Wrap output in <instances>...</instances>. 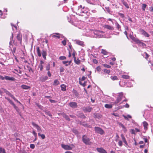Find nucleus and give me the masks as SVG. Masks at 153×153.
Returning <instances> with one entry per match:
<instances>
[{
  "mask_svg": "<svg viewBox=\"0 0 153 153\" xmlns=\"http://www.w3.org/2000/svg\"><path fill=\"white\" fill-rule=\"evenodd\" d=\"M21 87L22 88L24 89H28L30 88L29 86L24 85H22L21 86Z\"/></svg>",
  "mask_w": 153,
  "mask_h": 153,
  "instance_id": "412c9836",
  "label": "nucleus"
},
{
  "mask_svg": "<svg viewBox=\"0 0 153 153\" xmlns=\"http://www.w3.org/2000/svg\"><path fill=\"white\" fill-rule=\"evenodd\" d=\"M64 69L62 67H61L60 68V72H64Z\"/></svg>",
  "mask_w": 153,
  "mask_h": 153,
  "instance_id": "09e8293b",
  "label": "nucleus"
},
{
  "mask_svg": "<svg viewBox=\"0 0 153 153\" xmlns=\"http://www.w3.org/2000/svg\"><path fill=\"white\" fill-rule=\"evenodd\" d=\"M97 150L100 153H107L106 151L102 148H97Z\"/></svg>",
  "mask_w": 153,
  "mask_h": 153,
  "instance_id": "f8f14e48",
  "label": "nucleus"
},
{
  "mask_svg": "<svg viewBox=\"0 0 153 153\" xmlns=\"http://www.w3.org/2000/svg\"><path fill=\"white\" fill-rule=\"evenodd\" d=\"M101 53L104 55H107L108 53V52L106 50L103 49H102L101 50Z\"/></svg>",
  "mask_w": 153,
  "mask_h": 153,
  "instance_id": "f3484780",
  "label": "nucleus"
},
{
  "mask_svg": "<svg viewBox=\"0 0 153 153\" xmlns=\"http://www.w3.org/2000/svg\"><path fill=\"white\" fill-rule=\"evenodd\" d=\"M103 71L104 73L106 74H109L111 73L110 70H108L106 69H104Z\"/></svg>",
  "mask_w": 153,
  "mask_h": 153,
  "instance_id": "c756f323",
  "label": "nucleus"
},
{
  "mask_svg": "<svg viewBox=\"0 0 153 153\" xmlns=\"http://www.w3.org/2000/svg\"><path fill=\"white\" fill-rule=\"evenodd\" d=\"M42 55L43 58L45 60L46 59V56L47 55V52L46 51L43 50L42 52Z\"/></svg>",
  "mask_w": 153,
  "mask_h": 153,
  "instance_id": "dca6fc26",
  "label": "nucleus"
},
{
  "mask_svg": "<svg viewBox=\"0 0 153 153\" xmlns=\"http://www.w3.org/2000/svg\"><path fill=\"white\" fill-rule=\"evenodd\" d=\"M59 83V81L57 79H55L53 82V85H57Z\"/></svg>",
  "mask_w": 153,
  "mask_h": 153,
  "instance_id": "c85d7f7f",
  "label": "nucleus"
},
{
  "mask_svg": "<svg viewBox=\"0 0 153 153\" xmlns=\"http://www.w3.org/2000/svg\"><path fill=\"white\" fill-rule=\"evenodd\" d=\"M0 153H6L5 149L2 148L0 147Z\"/></svg>",
  "mask_w": 153,
  "mask_h": 153,
  "instance_id": "f704fd0d",
  "label": "nucleus"
},
{
  "mask_svg": "<svg viewBox=\"0 0 153 153\" xmlns=\"http://www.w3.org/2000/svg\"><path fill=\"white\" fill-rule=\"evenodd\" d=\"M44 63V62L42 60L40 61V63L39 65V68H40V70L41 71H42L43 69V64Z\"/></svg>",
  "mask_w": 153,
  "mask_h": 153,
  "instance_id": "2eb2a0df",
  "label": "nucleus"
},
{
  "mask_svg": "<svg viewBox=\"0 0 153 153\" xmlns=\"http://www.w3.org/2000/svg\"><path fill=\"white\" fill-rule=\"evenodd\" d=\"M149 10L151 12H153V7H150Z\"/></svg>",
  "mask_w": 153,
  "mask_h": 153,
  "instance_id": "774afa93",
  "label": "nucleus"
},
{
  "mask_svg": "<svg viewBox=\"0 0 153 153\" xmlns=\"http://www.w3.org/2000/svg\"><path fill=\"white\" fill-rule=\"evenodd\" d=\"M140 32L145 37H148L150 36V35L147 33L143 29H140Z\"/></svg>",
  "mask_w": 153,
  "mask_h": 153,
  "instance_id": "0eeeda50",
  "label": "nucleus"
},
{
  "mask_svg": "<svg viewBox=\"0 0 153 153\" xmlns=\"http://www.w3.org/2000/svg\"><path fill=\"white\" fill-rule=\"evenodd\" d=\"M105 108H111L112 107V105L111 104H106L105 105Z\"/></svg>",
  "mask_w": 153,
  "mask_h": 153,
  "instance_id": "393cba45",
  "label": "nucleus"
},
{
  "mask_svg": "<svg viewBox=\"0 0 153 153\" xmlns=\"http://www.w3.org/2000/svg\"><path fill=\"white\" fill-rule=\"evenodd\" d=\"M102 65L104 67H105V68H111V66H110L108 65H107V64H102Z\"/></svg>",
  "mask_w": 153,
  "mask_h": 153,
  "instance_id": "58836bf2",
  "label": "nucleus"
},
{
  "mask_svg": "<svg viewBox=\"0 0 153 153\" xmlns=\"http://www.w3.org/2000/svg\"><path fill=\"white\" fill-rule=\"evenodd\" d=\"M7 92L8 93V95H9L11 97H12L14 100H16V98H15V97L9 91H7Z\"/></svg>",
  "mask_w": 153,
  "mask_h": 153,
  "instance_id": "c9c22d12",
  "label": "nucleus"
},
{
  "mask_svg": "<svg viewBox=\"0 0 153 153\" xmlns=\"http://www.w3.org/2000/svg\"><path fill=\"white\" fill-rule=\"evenodd\" d=\"M61 90L63 91H66V86L64 84L61 85H60Z\"/></svg>",
  "mask_w": 153,
  "mask_h": 153,
  "instance_id": "b1692460",
  "label": "nucleus"
},
{
  "mask_svg": "<svg viewBox=\"0 0 153 153\" xmlns=\"http://www.w3.org/2000/svg\"><path fill=\"white\" fill-rule=\"evenodd\" d=\"M22 35L20 33L18 34L13 41V43L16 46L22 44Z\"/></svg>",
  "mask_w": 153,
  "mask_h": 153,
  "instance_id": "f257e3e1",
  "label": "nucleus"
},
{
  "mask_svg": "<svg viewBox=\"0 0 153 153\" xmlns=\"http://www.w3.org/2000/svg\"><path fill=\"white\" fill-rule=\"evenodd\" d=\"M69 105L73 108H76L78 106L77 103L75 102H71L69 103Z\"/></svg>",
  "mask_w": 153,
  "mask_h": 153,
  "instance_id": "9d476101",
  "label": "nucleus"
},
{
  "mask_svg": "<svg viewBox=\"0 0 153 153\" xmlns=\"http://www.w3.org/2000/svg\"><path fill=\"white\" fill-rule=\"evenodd\" d=\"M59 59L60 60H65L66 59V57L65 56H60L59 57Z\"/></svg>",
  "mask_w": 153,
  "mask_h": 153,
  "instance_id": "ea45409f",
  "label": "nucleus"
},
{
  "mask_svg": "<svg viewBox=\"0 0 153 153\" xmlns=\"http://www.w3.org/2000/svg\"><path fill=\"white\" fill-rule=\"evenodd\" d=\"M96 69L98 71H100L101 70V68L100 66H98L97 67Z\"/></svg>",
  "mask_w": 153,
  "mask_h": 153,
  "instance_id": "49530a36",
  "label": "nucleus"
},
{
  "mask_svg": "<svg viewBox=\"0 0 153 153\" xmlns=\"http://www.w3.org/2000/svg\"><path fill=\"white\" fill-rule=\"evenodd\" d=\"M63 116L68 121L70 120V119L68 116L65 113L63 114Z\"/></svg>",
  "mask_w": 153,
  "mask_h": 153,
  "instance_id": "a878e982",
  "label": "nucleus"
},
{
  "mask_svg": "<svg viewBox=\"0 0 153 153\" xmlns=\"http://www.w3.org/2000/svg\"><path fill=\"white\" fill-rule=\"evenodd\" d=\"M16 48L15 47L13 48V50H12V51L13 52V55H14V53H15L16 52Z\"/></svg>",
  "mask_w": 153,
  "mask_h": 153,
  "instance_id": "603ef678",
  "label": "nucleus"
},
{
  "mask_svg": "<svg viewBox=\"0 0 153 153\" xmlns=\"http://www.w3.org/2000/svg\"><path fill=\"white\" fill-rule=\"evenodd\" d=\"M123 107H125L126 108H128L129 105L128 103H126L125 105L123 106Z\"/></svg>",
  "mask_w": 153,
  "mask_h": 153,
  "instance_id": "5fc2aeb1",
  "label": "nucleus"
},
{
  "mask_svg": "<svg viewBox=\"0 0 153 153\" xmlns=\"http://www.w3.org/2000/svg\"><path fill=\"white\" fill-rule=\"evenodd\" d=\"M36 51L38 56L39 57L41 56V54L39 47H37Z\"/></svg>",
  "mask_w": 153,
  "mask_h": 153,
  "instance_id": "5701e85b",
  "label": "nucleus"
},
{
  "mask_svg": "<svg viewBox=\"0 0 153 153\" xmlns=\"http://www.w3.org/2000/svg\"><path fill=\"white\" fill-rule=\"evenodd\" d=\"M4 79H5V77H4L0 75V79H1L2 80H4Z\"/></svg>",
  "mask_w": 153,
  "mask_h": 153,
  "instance_id": "0e129e2a",
  "label": "nucleus"
},
{
  "mask_svg": "<svg viewBox=\"0 0 153 153\" xmlns=\"http://www.w3.org/2000/svg\"><path fill=\"white\" fill-rule=\"evenodd\" d=\"M49 77H51V74L50 73V72L49 71H48L47 73Z\"/></svg>",
  "mask_w": 153,
  "mask_h": 153,
  "instance_id": "052dcab7",
  "label": "nucleus"
},
{
  "mask_svg": "<svg viewBox=\"0 0 153 153\" xmlns=\"http://www.w3.org/2000/svg\"><path fill=\"white\" fill-rule=\"evenodd\" d=\"M119 95L117 97L116 101L113 102V104L114 105H116L122 100V97L123 96V93L122 92L119 93Z\"/></svg>",
  "mask_w": 153,
  "mask_h": 153,
  "instance_id": "20e7f679",
  "label": "nucleus"
},
{
  "mask_svg": "<svg viewBox=\"0 0 153 153\" xmlns=\"http://www.w3.org/2000/svg\"><path fill=\"white\" fill-rule=\"evenodd\" d=\"M31 123L32 125L37 129L38 132H39V133H40L42 132V130L41 128L39 126L33 122H32Z\"/></svg>",
  "mask_w": 153,
  "mask_h": 153,
  "instance_id": "423d86ee",
  "label": "nucleus"
},
{
  "mask_svg": "<svg viewBox=\"0 0 153 153\" xmlns=\"http://www.w3.org/2000/svg\"><path fill=\"white\" fill-rule=\"evenodd\" d=\"M5 98L7 99L9 102L13 106L15 105L14 102L9 98H7L6 97H5Z\"/></svg>",
  "mask_w": 153,
  "mask_h": 153,
  "instance_id": "72a5a7b5",
  "label": "nucleus"
},
{
  "mask_svg": "<svg viewBox=\"0 0 153 153\" xmlns=\"http://www.w3.org/2000/svg\"><path fill=\"white\" fill-rule=\"evenodd\" d=\"M74 41L76 44L79 45L82 47L84 46L85 45L84 42L82 41L76 39Z\"/></svg>",
  "mask_w": 153,
  "mask_h": 153,
  "instance_id": "1a4fd4ad",
  "label": "nucleus"
},
{
  "mask_svg": "<svg viewBox=\"0 0 153 153\" xmlns=\"http://www.w3.org/2000/svg\"><path fill=\"white\" fill-rule=\"evenodd\" d=\"M143 123L144 127V129H145L147 130L148 125V123L146 121H144L143 122Z\"/></svg>",
  "mask_w": 153,
  "mask_h": 153,
  "instance_id": "aec40b11",
  "label": "nucleus"
},
{
  "mask_svg": "<svg viewBox=\"0 0 153 153\" xmlns=\"http://www.w3.org/2000/svg\"><path fill=\"white\" fill-rule=\"evenodd\" d=\"M111 78L113 80H117L118 79V78L116 76H111Z\"/></svg>",
  "mask_w": 153,
  "mask_h": 153,
  "instance_id": "e433bc0d",
  "label": "nucleus"
},
{
  "mask_svg": "<svg viewBox=\"0 0 153 153\" xmlns=\"http://www.w3.org/2000/svg\"><path fill=\"white\" fill-rule=\"evenodd\" d=\"M32 133L34 135L35 137H37V134L34 130H33L32 131Z\"/></svg>",
  "mask_w": 153,
  "mask_h": 153,
  "instance_id": "de8ad7c7",
  "label": "nucleus"
},
{
  "mask_svg": "<svg viewBox=\"0 0 153 153\" xmlns=\"http://www.w3.org/2000/svg\"><path fill=\"white\" fill-rule=\"evenodd\" d=\"M45 113L48 115L49 116L51 117L52 115L51 114H50L49 112V111H45Z\"/></svg>",
  "mask_w": 153,
  "mask_h": 153,
  "instance_id": "8fccbe9b",
  "label": "nucleus"
},
{
  "mask_svg": "<svg viewBox=\"0 0 153 153\" xmlns=\"http://www.w3.org/2000/svg\"><path fill=\"white\" fill-rule=\"evenodd\" d=\"M121 1L123 3V4L127 8H129V6L128 4L127 3V2L125 1L124 0H122Z\"/></svg>",
  "mask_w": 153,
  "mask_h": 153,
  "instance_id": "4be33fe9",
  "label": "nucleus"
},
{
  "mask_svg": "<svg viewBox=\"0 0 153 153\" xmlns=\"http://www.w3.org/2000/svg\"><path fill=\"white\" fill-rule=\"evenodd\" d=\"M122 77L126 79H129L130 78V76L127 75H122Z\"/></svg>",
  "mask_w": 153,
  "mask_h": 153,
  "instance_id": "bb28decb",
  "label": "nucleus"
},
{
  "mask_svg": "<svg viewBox=\"0 0 153 153\" xmlns=\"http://www.w3.org/2000/svg\"><path fill=\"white\" fill-rule=\"evenodd\" d=\"M76 54V51L74 50L73 53L72 54V56H73V58H74V59L76 58L75 56Z\"/></svg>",
  "mask_w": 153,
  "mask_h": 153,
  "instance_id": "4c0bfd02",
  "label": "nucleus"
},
{
  "mask_svg": "<svg viewBox=\"0 0 153 153\" xmlns=\"http://www.w3.org/2000/svg\"><path fill=\"white\" fill-rule=\"evenodd\" d=\"M62 43L64 46H65L66 45V42L65 39H64L62 41Z\"/></svg>",
  "mask_w": 153,
  "mask_h": 153,
  "instance_id": "c03bdc74",
  "label": "nucleus"
},
{
  "mask_svg": "<svg viewBox=\"0 0 153 153\" xmlns=\"http://www.w3.org/2000/svg\"><path fill=\"white\" fill-rule=\"evenodd\" d=\"M131 134H135V130L134 129H131Z\"/></svg>",
  "mask_w": 153,
  "mask_h": 153,
  "instance_id": "6e6d98bb",
  "label": "nucleus"
},
{
  "mask_svg": "<svg viewBox=\"0 0 153 153\" xmlns=\"http://www.w3.org/2000/svg\"><path fill=\"white\" fill-rule=\"evenodd\" d=\"M134 40V42H135L136 43H137L138 44H141V45L143 46L145 45V44L143 42H141L140 40H139L138 39L136 38V39H135Z\"/></svg>",
  "mask_w": 153,
  "mask_h": 153,
  "instance_id": "9b49d317",
  "label": "nucleus"
},
{
  "mask_svg": "<svg viewBox=\"0 0 153 153\" xmlns=\"http://www.w3.org/2000/svg\"><path fill=\"white\" fill-rule=\"evenodd\" d=\"M5 79L6 80L14 81L15 79V78L12 77H10L7 76H5Z\"/></svg>",
  "mask_w": 153,
  "mask_h": 153,
  "instance_id": "4468645a",
  "label": "nucleus"
},
{
  "mask_svg": "<svg viewBox=\"0 0 153 153\" xmlns=\"http://www.w3.org/2000/svg\"><path fill=\"white\" fill-rule=\"evenodd\" d=\"M82 109L85 112H90L92 110V108L89 106L86 107H83L82 108Z\"/></svg>",
  "mask_w": 153,
  "mask_h": 153,
  "instance_id": "6e6552de",
  "label": "nucleus"
},
{
  "mask_svg": "<svg viewBox=\"0 0 153 153\" xmlns=\"http://www.w3.org/2000/svg\"><path fill=\"white\" fill-rule=\"evenodd\" d=\"M49 100V101L51 103H56V102L55 101V100H51V99H50Z\"/></svg>",
  "mask_w": 153,
  "mask_h": 153,
  "instance_id": "13d9d810",
  "label": "nucleus"
},
{
  "mask_svg": "<svg viewBox=\"0 0 153 153\" xmlns=\"http://www.w3.org/2000/svg\"><path fill=\"white\" fill-rule=\"evenodd\" d=\"M73 132L76 134H78V131L76 129H73L72 130Z\"/></svg>",
  "mask_w": 153,
  "mask_h": 153,
  "instance_id": "a18cd8bd",
  "label": "nucleus"
},
{
  "mask_svg": "<svg viewBox=\"0 0 153 153\" xmlns=\"http://www.w3.org/2000/svg\"><path fill=\"white\" fill-rule=\"evenodd\" d=\"M94 129L95 131L97 133L102 135L105 133L104 130L102 129L99 127H95L94 128Z\"/></svg>",
  "mask_w": 153,
  "mask_h": 153,
  "instance_id": "39448f33",
  "label": "nucleus"
},
{
  "mask_svg": "<svg viewBox=\"0 0 153 153\" xmlns=\"http://www.w3.org/2000/svg\"><path fill=\"white\" fill-rule=\"evenodd\" d=\"M13 106L15 109L16 110V111L19 112V108L17 106H16L15 105Z\"/></svg>",
  "mask_w": 153,
  "mask_h": 153,
  "instance_id": "a19ab883",
  "label": "nucleus"
},
{
  "mask_svg": "<svg viewBox=\"0 0 153 153\" xmlns=\"http://www.w3.org/2000/svg\"><path fill=\"white\" fill-rule=\"evenodd\" d=\"M118 144L119 146H121L123 145V142L121 140H119L118 142Z\"/></svg>",
  "mask_w": 153,
  "mask_h": 153,
  "instance_id": "79ce46f5",
  "label": "nucleus"
},
{
  "mask_svg": "<svg viewBox=\"0 0 153 153\" xmlns=\"http://www.w3.org/2000/svg\"><path fill=\"white\" fill-rule=\"evenodd\" d=\"M144 53L146 54V56L145 57V58L146 59H147L149 57V56L146 52H145Z\"/></svg>",
  "mask_w": 153,
  "mask_h": 153,
  "instance_id": "4d7b16f0",
  "label": "nucleus"
},
{
  "mask_svg": "<svg viewBox=\"0 0 153 153\" xmlns=\"http://www.w3.org/2000/svg\"><path fill=\"white\" fill-rule=\"evenodd\" d=\"M72 92L77 97H78L79 94L76 90L73 89L72 91Z\"/></svg>",
  "mask_w": 153,
  "mask_h": 153,
  "instance_id": "cd10ccee",
  "label": "nucleus"
},
{
  "mask_svg": "<svg viewBox=\"0 0 153 153\" xmlns=\"http://www.w3.org/2000/svg\"><path fill=\"white\" fill-rule=\"evenodd\" d=\"M50 69V65L48 64L47 66H46V70L47 71H49Z\"/></svg>",
  "mask_w": 153,
  "mask_h": 153,
  "instance_id": "37998d69",
  "label": "nucleus"
},
{
  "mask_svg": "<svg viewBox=\"0 0 153 153\" xmlns=\"http://www.w3.org/2000/svg\"><path fill=\"white\" fill-rule=\"evenodd\" d=\"M48 79V77L46 76H45L43 78V80L45 81L47 80Z\"/></svg>",
  "mask_w": 153,
  "mask_h": 153,
  "instance_id": "bf43d9fd",
  "label": "nucleus"
},
{
  "mask_svg": "<svg viewBox=\"0 0 153 153\" xmlns=\"http://www.w3.org/2000/svg\"><path fill=\"white\" fill-rule=\"evenodd\" d=\"M104 27L105 28L110 30H113L114 29V27H113L108 25H105Z\"/></svg>",
  "mask_w": 153,
  "mask_h": 153,
  "instance_id": "a211bd4d",
  "label": "nucleus"
},
{
  "mask_svg": "<svg viewBox=\"0 0 153 153\" xmlns=\"http://www.w3.org/2000/svg\"><path fill=\"white\" fill-rule=\"evenodd\" d=\"M52 37H56L58 39H59L60 38V37L59 36H56L55 35H53L52 36Z\"/></svg>",
  "mask_w": 153,
  "mask_h": 153,
  "instance_id": "680f3d73",
  "label": "nucleus"
},
{
  "mask_svg": "<svg viewBox=\"0 0 153 153\" xmlns=\"http://www.w3.org/2000/svg\"><path fill=\"white\" fill-rule=\"evenodd\" d=\"M38 135L39 136H40L42 139H44L45 137V136L44 134H41L40 133H38Z\"/></svg>",
  "mask_w": 153,
  "mask_h": 153,
  "instance_id": "7c9ffc66",
  "label": "nucleus"
},
{
  "mask_svg": "<svg viewBox=\"0 0 153 153\" xmlns=\"http://www.w3.org/2000/svg\"><path fill=\"white\" fill-rule=\"evenodd\" d=\"M93 62L95 64H97L98 63V61L96 59H94L93 60Z\"/></svg>",
  "mask_w": 153,
  "mask_h": 153,
  "instance_id": "e2e57ef3",
  "label": "nucleus"
},
{
  "mask_svg": "<svg viewBox=\"0 0 153 153\" xmlns=\"http://www.w3.org/2000/svg\"><path fill=\"white\" fill-rule=\"evenodd\" d=\"M15 70L20 74H21V73H22V71L20 70H19V71H18V70H17L16 69H15Z\"/></svg>",
  "mask_w": 153,
  "mask_h": 153,
  "instance_id": "69168bd1",
  "label": "nucleus"
},
{
  "mask_svg": "<svg viewBox=\"0 0 153 153\" xmlns=\"http://www.w3.org/2000/svg\"><path fill=\"white\" fill-rule=\"evenodd\" d=\"M121 136L123 142L125 143L126 146H128V143L124 135L123 134H121Z\"/></svg>",
  "mask_w": 153,
  "mask_h": 153,
  "instance_id": "ddd939ff",
  "label": "nucleus"
},
{
  "mask_svg": "<svg viewBox=\"0 0 153 153\" xmlns=\"http://www.w3.org/2000/svg\"><path fill=\"white\" fill-rule=\"evenodd\" d=\"M62 147L65 150H71L73 148L75 147L74 146L73 144H71V146L62 144Z\"/></svg>",
  "mask_w": 153,
  "mask_h": 153,
  "instance_id": "7ed1b4c3",
  "label": "nucleus"
},
{
  "mask_svg": "<svg viewBox=\"0 0 153 153\" xmlns=\"http://www.w3.org/2000/svg\"><path fill=\"white\" fill-rule=\"evenodd\" d=\"M82 140L83 142L86 145H90L92 144V142L90 141V139L85 135L82 136Z\"/></svg>",
  "mask_w": 153,
  "mask_h": 153,
  "instance_id": "f03ea898",
  "label": "nucleus"
},
{
  "mask_svg": "<svg viewBox=\"0 0 153 153\" xmlns=\"http://www.w3.org/2000/svg\"><path fill=\"white\" fill-rule=\"evenodd\" d=\"M119 125L123 128L124 129V132H126L127 131V129H126L125 127L121 123H120Z\"/></svg>",
  "mask_w": 153,
  "mask_h": 153,
  "instance_id": "473e14b6",
  "label": "nucleus"
},
{
  "mask_svg": "<svg viewBox=\"0 0 153 153\" xmlns=\"http://www.w3.org/2000/svg\"><path fill=\"white\" fill-rule=\"evenodd\" d=\"M147 5L146 4H143L141 6L142 9L143 11H145L146 7Z\"/></svg>",
  "mask_w": 153,
  "mask_h": 153,
  "instance_id": "2f4dec72",
  "label": "nucleus"
},
{
  "mask_svg": "<svg viewBox=\"0 0 153 153\" xmlns=\"http://www.w3.org/2000/svg\"><path fill=\"white\" fill-rule=\"evenodd\" d=\"M112 114L115 117H118L119 116L118 114H117L113 113Z\"/></svg>",
  "mask_w": 153,
  "mask_h": 153,
  "instance_id": "338daca9",
  "label": "nucleus"
},
{
  "mask_svg": "<svg viewBox=\"0 0 153 153\" xmlns=\"http://www.w3.org/2000/svg\"><path fill=\"white\" fill-rule=\"evenodd\" d=\"M30 147L31 149H33L34 148L35 146L34 144H31L30 145Z\"/></svg>",
  "mask_w": 153,
  "mask_h": 153,
  "instance_id": "3c124183",
  "label": "nucleus"
},
{
  "mask_svg": "<svg viewBox=\"0 0 153 153\" xmlns=\"http://www.w3.org/2000/svg\"><path fill=\"white\" fill-rule=\"evenodd\" d=\"M74 62L77 65H79L80 64L81 61L78 58H76L74 59Z\"/></svg>",
  "mask_w": 153,
  "mask_h": 153,
  "instance_id": "6ab92c4d",
  "label": "nucleus"
},
{
  "mask_svg": "<svg viewBox=\"0 0 153 153\" xmlns=\"http://www.w3.org/2000/svg\"><path fill=\"white\" fill-rule=\"evenodd\" d=\"M116 26H117V29L119 30V29H120V25L117 23L116 24Z\"/></svg>",
  "mask_w": 153,
  "mask_h": 153,
  "instance_id": "864d4df0",
  "label": "nucleus"
}]
</instances>
